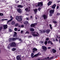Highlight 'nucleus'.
I'll list each match as a JSON object with an SVG mask.
<instances>
[{
	"mask_svg": "<svg viewBox=\"0 0 60 60\" xmlns=\"http://www.w3.org/2000/svg\"><path fill=\"white\" fill-rule=\"evenodd\" d=\"M59 8V6H57L56 9H58Z\"/></svg>",
	"mask_w": 60,
	"mask_h": 60,
	"instance_id": "obj_44",
	"label": "nucleus"
},
{
	"mask_svg": "<svg viewBox=\"0 0 60 60\" xmlns=\"http://www.w3.org/2000/svg\"><path fill=\"white\" fill-rule=\"evenodd\" d=\"M34 53H32L30 56L31 57H32L33 56H34Z\"/></svg>",
	"mask_w": 60,
	"mask_h": 60,
	"instance_id": "obj_30",
	"label": "nucleus"
},
{
	"mask_svg": "<svg viewBox=\"0 0 60 60\" xmlns=\"http://www.w3.org/2000/svg\"><path fill=\"white\" fill-rule=\"evenodd\" d=\"M22 17V16H21V15L20 16H19V18H21Z\"/></svg>",
	"mask_w": 60,
	"mask_h": 60,
	"instance_id": "obj_47",
	"label": "nucleus"
},
{
	"mask_svg": "<svg viewBox=\"0 0 60 60\" xmlns=\"http://www.w3.org/2000/svg\"><path fill=\"white\" fill-rule=\"evenodd\" d=\"M57 15V16H58V15H59V13H57V14H56Z\"/></svg>",
	"mask_w": 60,
	"mask_h": 60,
	"instance_id": "obj_49",
	"label": "nucleus"
},
{
	"mask_svg": "<svg viewBox=\"0 0 60 60\" xmlns=\"http://www.w3.org/2000/svg\"><path fill=\"white\" fill-rule=\"evenodd\" d=\"M25 33L26 34H29V32L27 31H26Z\"/></svg>",
	"mask_w": 60,
	"mask_h": 60,
	"instance_id": "obj_37",
	"label": "nucleus"
},
{
	"mask_svg": "<svg viewBox=\"0 0 60 60\" xmlns=\"http://www.w3.org/2000/svg\"><path fill=\"white\" fill-rule=\"evenodd\" d=\"M30 18L31 19H32V18H33V16H31L30 17Z\"/></svg>",
	"mask_w": 60,
	"mask_h": 60,
	"instance_id": "obj_60",
	"label": "nucleus"
},
{
	"mask_svg": "<svg viewBox=\"0 0 60 60\" xmlns=\"http://www.w3.org/2000/svg\"><path fill=\"white\" fill-rule=\"evenodd\" d=\"M42 49H43V50L44 51L46 52V51H47V47L44 46H42Z\"/></svg>",
	"mask_w": 60,
	"mask_h": 60,
	"instance_id": "obj_3",
	"label": "nucleus"
},
{
	"mask_svg": "<svg viewBox=\"0 0 60 60\" xmlns=\"http://www.w3.org/2000/svg\"><path fill=\"white\" fill-rule=\"evenodd\" d=\"M19 39V41H21V39H19H19Z\"/></svg>",
	"mask_w": 60,
	"mask_h": 60,
	"instance_id": "obj_59",
	"label": "nucleus"
},
{
	"mask_svg": "<svg viewBox=\"0 0 60 60\" xmlns=\"http://www.w3.org/2000/svg\"><path fill=\"white\" fill-rule=\"evenodd\" d=\"M30 26L31 27H34L35 26V25L34 23H32L30 25Z\"/></svg>",
	"mask_w": 60,
	"mask_h": 60,
	"instance_id": "obj_16",
	"label": "nucleus"
},
{
	"mask_svg": "<svg viewBox=\"0 0 60 60\" xmlns=\"http://www.w3.org/2000/svg\"><path fill=\"white\" fill-rule=\"evenodd\" d=\"M17 30H18L17 28H15L14 29L15 31H17Z\"/></svg>",
	"mask_w": 60,
	"mask_h": 60,
	"instance_id": "obj_39",
	"label": "nucleus"
},
{
	"mask_svg": "<svg viewBox=\"0 0 60 60\" xmlns=\"http://www.w3.org/2000/svg\"><path fill=\"white\" fill-rule=\"evenodd\" d=\"M49 38H47L46 39V41H49Z\"/></svg>",
	"mask_w": 60,
	"mask_h": 60,
	"instance_id": "obj_40",
	"label": "nucleus"
},
{
	"mask_svg": "<svg viewBox=\"0 0 60 60\" xmlns=\"http://www.w3.org/2000/svg\"><path fill=\"white\" fill-rule=\"evenodd\" d=\"M33 52L34 53H35V52H36L37 51V49L35 48H34L33 49Z\"/></svg>",
	"mask_w": 60,
	"mask_h": 60,
	"instance_id": "obj_5",
	"label": "nucleus"
},
{
	"mask_svg": "<svg viewBox=\"0 0 60 60\" xmlns=\"http://www.w3.org/2000/svg\"><path fill=\"white\" fill-rule=\"evenodd\" d=\"M23 6L21 5H19L18 6V8H23Z\"/></svg>",
	"mask_w": 60,
	"mask_h": 60,
	"instance_id": "obj_12",
	"label": "nucleus"
},
{
	"mask_svg": "<svg viewBox=\"0 0 60 60\" xmlns=\"http://www.w3.org/2000/svg\"><path fill=\"white\" fill-rule=\"evenodd\" d=\"M19 26V24L18 23H16L15 24V26Z\"/></svg>",
	"mask_w": 60,
	"mask_h": 60,
	"instance_id": "obj_32",
	"label": "nucleus"
},
{
	"mask_svg": "<svg viewBox=\"0 0 60 60\" xmlns=\"http://www.w3.org/2000/svg\"><path fill=\"white\" fill-rule=\"evenodd\" d=\"M17 35V33L15 32H14V36H15Z\"/></svg>",
	"mask_w": 60,
	"mask_h": 60,
	"instance_id": "obj_28",
	"label": "nucleus"
},
{
	"mask_svg": "<svg viewBox=\"0 0 60 60\" xmlns=\"http://www.w3.org/2000/svg\"><path fill=\"white\" fill-rule=\"evenodd\" d=\"M32 35H33V36H35V37H36V36H38V34L34 33L32 34Z\"/></svg>",
	"mask_w": 60,
	"mask_h": 60,
	"instance_id": "obj_10",
	"label": "nucleus"
},
{
	"mask_svg": "<svg viewBox=\"0 0 60 60\" xmlns=\"http://www.w3.org/2000/svg\"><path fill=\"white\" fill-rule=\"evenodd\" d=\"M30 31L31 32H34V30L33 28H32L30 29Z\"/></svg>",
	"mask_w": 60,
	"mask_h": 60,
	"instance_id": "obj_21",
	"label": "nucleus"
},
{
	"mask_svg": "<svg viewBox=\"0 0 60 60\" xmlns=\"http://www.w3.org/2000/svg\"><path fill=\"white\" fill-rule=\"evenodd\" d=\"M18 27H20L21 26L20 25H19L18 26Z\"/></svg>",
	"mask_w": 60,
	"mask_h": 60,
	"instance_id": "obj_58",
	"label": "nucleus"
},
{
	"mask_svg": "<svg viewBox=\"0 0 60 60\" xmlns=\"http://www.w3.org/2000/svg\"><path fill=\"white\" fill-rule=\"evenodd\" d=\"M34 12H35L34 13L36 14V13H37V11H38V10L37 9V8L33 10Z\"/></svg>",
	"mask_w": 60,
	"mask_h": 60,
	"instance_id": "obj_13",
	"label": "nucleus"
},
{
	"mask_svg": "<svg viewBox=\"0 0 60 60\" xmlns=\"http://www.w3.org/2000/svg\"><path fill=\"white\" fill-rule=\"evenodd\" d=\"M10 7V8L12 9V6H11V7Z\"/></svg>",
	"mask_w": 60,
	"mask_h": 60,
	"instance_id": "obj_56",
	"label": "nucleus"
},
{
	"mask_svg": "<svg viewBox=\"0 0 60 60\" xmlns=\"http://www.w3.org/2000/svg\"><path fill=\"white\" fill-rule=\"evenodd\" d=\"M53 22L54 23H55V24H56V23H57V22L56 21H53Z\"/></svg>",
	"mask_w": 60,
	"mask_h": 60,
	"instance_id": "obj_35",
	"label": "nucleus"
},
{
	"mask_svg": "<svg viewBox=\"0 0 60 60\" xmlns=\"http://www.w3.org/2000/svg\"><path fill=\"white\" fill-rule=\"evenodd\" d=\"M42 17L44 18V19H46V15H42Z\"/></svg>",
	"mask_w": 60,
	"mask_h": 60,
	"instance_id": "obj_23",
	"label": "nucleus"
},
{
	"mask_svg": "<svg viewBox=\"0 0 60 60\" xmlns=\"http://www.w3.org/2000/svg\"><path fill=\"white\" fill-rule=\"evenodd\" d=\"M56 7V4H54L52 6V9H55Z\"/></svg>",
	"mask_w": 60,
	"mask_h": 60,
	"instance_id": "obj_11",
	"label": "nucleus"
},
{
	"mask_svg": "<svg viewBox=\"0 0 60 60\" xmlns=\"http://www.w3.org/2000/svg\"><path fill=\"white\" fill-rule=\"evenodd\" d=\"M11 24L12 25H14L15 24V22L14 21H12V22Z\"/></svg>",
	"mask_w": 60,
	"mask_h": 60,
	"instance_id": "obj_24",
	"label": "nucleus"
},
{
	"mask_svg": "<svg viewBox=\"0 0 60 60\" xmlns=\"http://www.w3.org/2000/svg\"><path fill=\"white\" fill-rule=\"evenodd\" d=\"M52 2L51 1H49L48 3V6H49V5H51V4H52Z\"/></svg>",
	"mask_w": 60,
	"mask_h": 60,
	"instance_id": "obj_7",
	"label": "nucleus"
},
{
	"mask_svg": "<svg viewBox=\"0 0 60 60\" xmlns=\"http://www.w3.org/2000/svg\"><path fill=\"white\" fill-rule=\"evenodd\" d=\"M16 49L15 48H14L12 49V51H15V50Z\"/></svg>",
	"mask_w": 60,
	"mask_h": 60,
	"instance_id": "obj_31",
	"label": "nucleus"
},
{
	"mask_svg": "<svg viewBox=\"0 0 60 60\" xmlns=\"http://www.w3.org/2000/svg\"><path fill=\"white\" fill-rule=\"evenodd\" d=\"M43 5V3L42 2H39L38 4V6H40V7H41Z\"/></svg>",
	"mask_w": 60,
	"mask_h": 60,
	"instance_id": "obj_4",
	"label": "nucleus"
},
{
	"mask_svg": "<svg viewBox=\"0 0 60 60\" xmlns=\"http://www.w3.org/2000/svg\"><path fill=\"white\" fill-rule=\"evenodd\" d=\"M41 9V8H38V11H40Z\"/></svg>",
	"mask_w": 60,
	"mask_h": 60,
	"instance_id": "obj_36",
	"label": "nucleus"
},
{
	"mask_svg": "<svg viewBox=\"0 0 60 60\" xmlns=\"http://www.w3.org/2000/svg\"><path fill=\"white\" fill-rule=\"evenodd\" d=\"M48 49H51V47H47Z\"/></svg>",
	"mask_w": 60,
	"mask_h": 60,
	"instance_id": "obj_43",
	"label": "nucleus"
},
{
	"mask_svg": "<svg viewBox=\"0 0 60 60\" xmlns=\"http://www.w3.org/2000/svg\"><path fill=\"white\" fill-rule=\"evenodd\" d=\"M8 19H4V20H7Z\"/></svg>",
	"mask_w": 60,
	"mask_h": 60,
	"instance_id": "obj_63",
	"label": "nucleus"
},
{
	"mask_svg": "<svg viewBox=\"0 0 60 60\" xmlns=\"http://www.w3.org/2000/svg\"><path fill=\"white\" fill-rule=\"evenodd\" d=\"M24 24H25V25H26V22H24Z\"/></svg>",
	"mask_w": 60,
	"mask_h": 60,
	"instance_id": "obj_53",
	"label": "nucleus"
},
{
	"mask_svg": "<svg viewBox=\"0 0 60 60\" xmlns=\"http://www.w3.org/2000/svg\"><path fill=\"white\" fill-rule=\"evenodd\" d=\"M22 20V18H19L17 20L18 21H21Z\"/></svg>",
	"mask_w": 60,
	"mask_h": 60,
	"instance_id": "obj_15",
	"label": "nucleus"
},
{
	"mask_svg": "<svg viewBox=\"0 0 60 60\" xmlns=\"http://www.w3.org/2000/svg\"><path fill=\"white\" fill-rule=\"evenodd\" d=\"M50 31V30L49 29H47L46 30V33L47 34L49 33Z\"/></svg>",
	"mask_w": 60,
	"mask_h": 60,
	"instance_id": "obj_14",
	"label": "nucleus"
},
{
	"mask_svg": "<svg viewBox=\"0 0 60 60\" xmlns=\"http://www.w3.org/2000/svg\"><path fill=\"white\" fill-rule=\"evenodd\" d=\"M53 58H54V57H52L51 58H50L49 59H48V60H53Z\"/></svg>",
	"mask_w": 60,
	"mask_h": 60,
	"instance_id": "obj_22",
	"label": "nucleus"
},
{
	"mask_svg": "<svg viewBox=\"0 0 60 60\" xmlns=\"http://www.w3.org/2000/svg\"><path fill=\"white\" fill-rule=\"evenodd\" d=\"M3 28V27L2 26L0 27V31H1L2 30Z\"/></svg>",
	"mask_w": 60,
	"mask_h": 60,
	"instance_id": "obj_29",
	"label": "nucleus"
},
{
	"mask_svg": "<svg viewBox=\"0 0 60 60\" xmlns=\"http://www.w3.org/2000/svg\"><path fill=\"white\" fill-rule=\"evenodd\" d=\"M26 25L27 24H29V23L28 22V21H27L26 22Z\"/></svg>",
	"mask_w": 60,
	"mask_h": 60,
	"instance_id": "obj_46",
	"label": "nucleus"
},
{
	"mask_svg": "<svg viewBox=\"0 0 60 60\" xmlns=\"http://www.w3.org/2000/svg\"><path fill=\"white\" fill-rule=\"evenodd\" d=\"M10 40H13V41H15V40H16V39L14 38H10Z\"/></svg>",
	"mask_w": 60,
	"mask_h": 60,
	"instance_id": "obj_19",
	"label": "nucleus"
},
{
	"mask_svg": "<svg viewBox=\"0 0 60 60\" xmlns=\"http://www.w3.org/2000/svg\"><path fill=\"white\" fill-rule=\"evenodd\" d=\"M46 31H47L46 30H43V33H45V32H46Z\"/></svg>",
	"mask_w": 60,
	"mask_h": 60,
	"instance_id": "obj_33",
	"label": "nucleus"
},
{
	"mask_svg": "<svg viewBox=\"0 0 60 60\" xmlns=\"http://www.w3.org/2000/svg\"><path fill=\"white\" fill-rule=\"evenodd\" d=\"M32 57V58H34V57H35V56H34V55L32 57Z\"/></svg>",
	"mask_w": 60,
	"mask_h": 60,
	"instance_id": "obj_55",
	"label": "nucleus"
},
{
	"mask_svg": "<svg viewBox=\"0 0 60 60\" xmlns=\"http://www.w3.org/2000/svg\"><path fill=\"white\" fill-rule=\"evenodd\" d=\"M53 53H55V52H56V50H55V49H52V52H53Z\"/></svg>",
	"mask_w": 60,
	"mask_h": 60,
	"instance_id": "obj_20",
	"label": "nucleus"
},
{
	"mask_svg": "<svg viewBox=\"0 0 60 60\" xmlns=\"http://www.w3.org/2000/svg\"><path fill=\"white\" fill-rule=\"evenodd\" d=\"M34 56H35V57H36V56H38V55L37 54L35 55H34Z\"/></svg>",
	"mask_w": 60,
	"mask_h": 60,
	"instance_id": "obj_42",
	"label": "nucleus"
},
{
	"mask_svg": "<svg viewBox=\"0 0 60 60\" xmlns=\"http://www.w3.org/2000/svg\"><path fill=\"white\" fill-rule=\"evenodd\" d=\"M47 43H48V41H46L45 42V44L46 45L47 44Z\"/></svg>",
	"mask_w": 60,
	"mask_h": 60,
	"instance_id": "obj_27",
	"label": "nucleus"
},
{
	"mask_svg": "<svg viewBox=\"0 0 60 60\" xmlns=\"http://www.w3.org/2000/svg\"><path fill=\"white\" fill-rule=\"evenodd\" d=\"M51 42V41H48V44H49V43H50Z\"/></svg>",
	"mask_w": 60,
	"mask_h": 60,
	"instance_id": "obj_41",
	"label": "nucleus"
},
{
	"mask_svg": "<svg viewBox=\"0 0 60 60\" xmlns=\"http://www.w3.org/2000/svg\"><path fill=\"white\" fill-rule=\"evenodd\" d=\"M25 10L26 12H29L30 11V9H28V8H26L25 9Z\"/></svg>",
	"mask_w": 60,
	"mask_h": 60,
	"instance_id": "obj_9",
	"label": "nucleus"
},
{
	"mask_svg": "<svg viewBox=\"0 0 60 60\" xmlns=\"http://www.w3.org/2000/svg\"><path fill=\"white\" fill-rule=\"evenodd\" d=\"M26 20H28L29 19V18L28 17H27L26 18Z\"/></svg>",
	"mask_w": 60,
	"mask_h": 60,
	"instance_id": "obj_54",
	"label": "nucleus"
},
{
	"mask_svg": "<svg viewBox=\"0 0 60 60\" xmlns=\"http://www.w3.org/2000/svg\"><path fill=\"white\" fill-rule=\"evenodd\" d=\"M49 25V26H50V29H52V25H51V24H50Z\"/></svg>",
	"mask_w": 60,
	"mask_h": 60,
	"instance_id": "obj_26",
	"label": "nucleus"
},
{
	"mask_svg": "<svg viewBox=\"0 0 60 60\" xmlns=\"http://www.w3.org/2000/svg\"><path fill=\"white\" fill-rule=\"evenodd\" d=\"M50 43L51 45H53V43L52 42V41H51V42Z\"/></svg>",
	"mask_w": 60,
	"mask_h": 60,
	"instance_id": "obj_50",
	"label": "nucleus"
},
{
	"mask_svg": "<svg viewBox=\"0 0 60 60\" xmlns=\"http://www.w3.org/2000/svg\"><path fill=\"white\" fill-rule=\"evenodd\" d=\"M4 27V29H5L6 28H7V25H4L3 26Z\"/></svg>",
	"mask_w": 60,
	"mask_h": 60,
	"instance_id": "obj_8",
	"label": "nucleus"
},
{
	"mask_svg": "<svg viewBox=\"0 0 60 60\" xmlns=\"http://www.w3.org/2000/svg\"><path fill=\"white\" fill-rule=\"evenodd\" d=\"M13 18H11V19L10 20H8V22H7L8 23H9V22H10V21H12V20H13Z\"/></svg>",
	"mask_w": 60,
	"mask_h": 60,
	"instance_id": "obj_17",
	"label": "nucleus"
},
{
	"mask_svg": "<svg viewBox=\"0 0 60 60\" xmlns=\"http://www.w3.org/2000/svg\"><path fill=\"white\" fill-rule=\"evenodd\" d=\"M9 32H12V30H11V29H9Z\"/></svg>",
	"mask_w": 60,
	"mask_h": 60,
	"instance_id": "obj_34",
	"label": "nucleus"
},
{
	"mask_svg": "<svg viewBox=\"0 0 60 60\" xmlns=\"http://www.w3.org/2000/svg\"><path fill=\"white\" fill-rule=\"evenodd\" d=\"M15 40H17V39H19V37L16 38H15Z\"/></svg>",
	"mask_w": 60,
	"mask_h": 60,
	"instance_id": "obj_45",
	"label": "nucleus"
},
{
	"mask_svg": "<svg viewBox=\"0 0 60 60\" xmlns=\"http://www.w3.org/2000/svg\"><path fill=\"white\" fill-rule=\"evenodd\" d=\"M54 11H55V10H54V9L51 10L49 11V12L50 13L49 15L50 17H51V16H52V15L54 13Z\"/></svg>",
	"mask_w": 60,
	"mask_h": 60,
	"instance_id": "obj_2",
	"label": "nucleus"
},
{
	"mask_svg": "<svg viewBox=\"0 0 60 60\" xmlns=\"http://www.w3.org/2000/svg\"><path fill=\"white\" fill-rule=\"evenodd\" d=\"M19 18V16H16L15 17V19L17 21Z\"/></svg>",
	"mask_w": 60,
	"mask_h": 60,
	"instance_id": "obj_25",
	"label": "nucleus"
},
{
	"mask_svg": "<svg viewBox=\"0 0 60 60\" xmlns=\"http://www.w3.org/2000/svg\"><path fill=\"white\" fill-rule=\"evenodd\" d=\"M17 11L19 13H21L22 12V10H21V9L20 8L17 9Z\"/></svg>",
	"mask_w": 60,
	"mask_h": 60,
	"instance_id": "obj_6",
	"label": "nucleus"
},
{
	"mask_svg": "<svg viewBox=\"0 0 60 60\" xmlns=\"http://www.w3.org/2000/svg\"><path fill=\"white\" fill-rule=\"evenodd\" d=\"M21 26L22 27H24V26L23 25H22Z\"/></svg>",
	"mask_w": 60,
	"mask_h": 60,
	"instance_id": "obj_48",
	"label": "nucleus"
},
{
	"mask_svg": "<svg viewBox=\"0 0 60 60\" xmlns=\"http://www.w3.org/2000/svg\"><path fill=\"white\" fill-rule=\"evenodd\" d=\"M10 47H13L14 48H16L17 47V44L15 42H14L10 43Z\"/></svg>",
	"mask_w": 60,
	"mask_h": 60,
	"instance_id": "obj_1",
	"label": "nucleus"
},
{
	"mask_svg": "<svg viewBox=\"0 0 60 60\" xmlns=\"http://www.w3.org/2000/svg\"><path fill=\"white\" fill-rule=\"evenodd\" d=\"M56 41H58V40H57V38H56Z\"/></svg>",
	"mask_w": 60,
	"mask_h": 60,
	"instance_id": "obj_57",
	"label": "nucleus"
},
{
	"mask_svg": "<svg viewBox=\"0 0 60 60\" xmlns=\"http://www.w3.org/2000/svg\"><path fill=\"white\" fill-rule=\"evenodd\" d=\"M21 33L22 34L23 33V30H21Z\"/></svg>",
	"mask_w": 60,
	"mask_h": 60,
	"instance_id": "obj_52",
	"label": "nucleus"
},
{
	"mask_svg": "<svg viewBox=\"0 0 60 60\" xmlns=\"http://www.w3.org/2000/svg\"><path fill=\"white\" fill-rule=\"evenodd\" d=\"M34 24L35 25V26H36V25H37V23H34Z\"/></svg>",
	"mask_w": 60,
	"mask_h": 60,
	"instance_id": "obj_51",
	"label": "nucleus"
},
{
	"mask_svg": "<svg viewBox=\"0 0 60 60\" xmlns=\"http://www.w3.org/2000/svg\"><path fill=\"white\" fill-rule=\"evenodd\" d=\"M16 59L17 60H19L20 59V56L19 55H18L16 57Z\"/></svg>",
	"mask_w": 60,
	"mask_h": 60,
	"instance_id": "obj_18",
	"label": "nucleus"
},
{
	"mask_svg": "<svg viewBox=\"0 0 60 60\" xmlns=\"http://www.w3.org/2000/svg\"><path fill=\"white\" fill-rule=\"evenodd\" d=\"M3 15H4L2 13H0V16H3Z\"/></svg>",
	"mask_w": 60,
	"mask_h": 60,
	"instance_id": "obj_38",
	"label": "nucleus"
},
{
	"mask_svg": "<svg viewBox=\"0 0 60 60\" xmlns=\"http://www.w3.org/2000/svg\"><path fill=\"white\" fill-rule=\"evenodd\" d=\"M47 18H48V16H46V19H47Z\"/></svg>",
	"mask_w": 60,
	"mask_h": 60,
	"instance_id": "obj_64",
	"label": "nucleus"
},
{
	"mask_svg": "<svg viewBox=\"0 0 60 60\" xmlns=\"http://www.w3.org/2000/svg\"><path fill=\"white\" fill-rule=\"evenodd\" d=\"M2 21H4V19H2L1 20Z\"/></svg>",
	"mask_w": 60,
	"mask_h": 60,
	"instance_id": "obj_61",
	"label": "nucleus"
},
{
	"mask_svg": "<svg viewBox=\"0 0 60 60\" xmlns=\"http://www.w3.org/2000/svg\"><path fill=\"white\" fill-rule=\"evenodd\" d=\"M36 33L35 32H32V34H33V33L34 34V33Z\"/></svg>",
	"mask_w": 60,
	"mask_h": 60,
	"instance_id": "obj_62",
	"label": "nucleus"
}]
</instances>
